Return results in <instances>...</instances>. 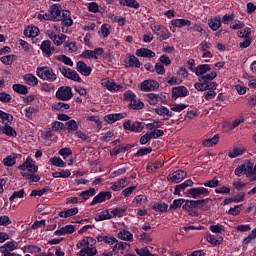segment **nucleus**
<instances>
[{"label":"nucleus","mask_w":256,"mask_h":256,"mask_svg":"<svg viewBox=\"0 0 256 256\" xmlns=\"http://www.w3.org/2000/svg\"><path fill=\"white\" fill-rule=\"evenodd\" d=\"M189 91L185 86H178L172 89V99H179V97H187Z\"/></svg>","instance_id":"obj_12"},{"label":"nucleus","mask_w":256,"mask_h":256,"mask_svg":"<svg viewBox=\"0 0 256 256\" xmlns=\"http://www.w3.org/2000/svg\"><path fill=\"white\" fill-rule=\"evenodd\" d=\"M124 129H127V131H132L134 133H141L143 129H145V126L139 121L131 122V120H128L124 122L123 124Z\"/></svg>","instance_id":"obj_6"},{"label":"nucleus","mask_w":256,"mask_h":256,"mask_svg":"<svg viewBox=\"0 0 256 256\" xmlns=\"http://www.w3.org/2000/svg\"><path fill=\"white\" fill-rule=\"evenodd\" d=\"M65 127H66L68 133H75V131H77V129H79V125L77 124V122L75 120H70V121L66 122Z\"/></svg>","instance_id":"obj_29"},{"label":"nucleus","mask_w":256,"mask_h":256,"mask_svg":"<svg viewBox=\"0 0 256 256\" xmlns=\"http://www.w3.org/2000/svg\"><path fill=\"white\" fill-rule=\"evenodd\" d=\"M150 135L151 139H159V137H163L165 135V132H163V130H154L152 132L148 133Z\"/></svg>","instance_id":"obj_52"},{"label":"nucleus","mask_w":256,"mask_h":256,"mask_svg":"<svg viewBox=\"0 0 256 256\" xmlns=\"http://www.w3.org/2000/svg\"><path fill=\"white\" fill-rule=\"evenodd\" d=\"M25 195V190L21 189L19 191H14L13 194L10 197V201H15V199H23Z\"/></svg>","instance_id":"obj_50"},{"label":"nucleus","mask_w":256,"mask_h":256,"mask_svg":"<svg viewBox=\"0 0 256 256\" xmlns=\"http://www.w3.org/2000/svg\"><path fill=\"white\" fill-rule=\"evenodd\" d=\"M195 89H197V91H208L209 90V84H206L204 82H197L194 84Z\"/></svg>","instance_id":"obj_54"},{"label":"nucleus","mask_w":256,"mask_h":256,"mask_svg":"<svg viewBox=\"0 0 256 256\" xmlns=\"http://www.w3.org/2000/svg\"><path fill=\"white\" fill-rule=\"evenodd\" d=\"M123 5L126 7H132L133 9H139V4L137 0H124Z\"/></svg>","instance_id":"obj_57"},{"label":"nucleus","mask_w":256,"mask_h":256,"mask_svg":"<svg viewBox=\"0 0 256 256\" xmlns=\"http://www.w3.org/2000/svg\"><path fill=\"white\" fill-rule=\"evenodd\" d=\"M171 24L174 26V27H185V26H188L191 25V21L189 20H186V19H174L171 21Z\"/></svg>","instance_id":"obj_26"},{"label":"nucleus","mask_w":256,"mask_h":256,"mask_svg":"<svg viewBox=\"0 0 256 256\" xmlns=\"http://www.w3.org/2000/svg\"><path fill=\"white\" fill-rule=\"evenodd\" d=\"M108 199H111V192L103 191L93 198L90 205H97V203H103V201H107Z\"/></svg>","instance_id":"obj_11"},{"label":"nucleus","mask_w":256,"mask_h":256,"mask_svg":"<svg viewBox=\"0 0 256 256\" xmlns=\"http://www.w3.org/2000/svg\"><path fill=\"white\" fill-rule=\"evenodd\" d=\"M56 97L60 101H69L73 97V91L71 90V87L69 86H62L58 88L56 92Z\"/></svg>","instance_id":"obj_5"},{"label":"nucleus","mask_w":256,"mask_h":256,"mask_svg":"<svg viewBox=\"0 0 256 256\" xmlns=\"http://www.w3.org/2000/svg\"><path fill=\"white\" fill-rule=\"evenodd\" d=\"M17 60V56L16 55H7V56H3L0 58V61L4 64V65H13V61Z\"/></svg>","instance_id":"obj_35"},{"label":"nucleus","mask_w":256,"mask_h":256,"mask_svg":"<svg viewBox=\"0 0 256 256\" xmlns=\"http://www.w3.org/2000/svg\"><path fill=\"white\" fill-rule=\"evenodd\" d=\"M11 219L7 215L0 216V225L3 227H7V225H11Z\"/></svg>","instance_id":"obj_62"},{"label":"nucleus","mask_w":256,"mask_h":256,"mask_svg":"<svg viewBox=\"0 0 256 256\" xmlns=\"http://www.w3.org/2000/svg\"><path fill=\"white\" fill-rule=\"evenodd\" d=\"M70 107L69 104L63 102H56L52 105V108L55 109V111H67Z\"/></svg>","instance_id":"obj_34"},{"label":"nucleus","mask_w":256,"mask_h":256,"mask_svg":"<svg viewBox=\"0 0 256 256\" xmlns=\"http://www.w3.org/2000/svg\"><path fill=\"white\" fill-rule=\"evenodd\" d=\"M182 209H184V211H189L190 215L199 216V213L195 212V209H197V202L196 200H184V204L182 206Z\"/></svg>","instance_id":"obj_7"},{"label":"nucleus","mask_w":256,"mask_h":256,"mask_svg":"<svg viewBox=\"0 0 256 256\" xmlns=\"http://www.w3.org/2000/svg\"><path fill=\"white\" fill-rule=\"evenodd\" d=\"M168 207H169V205H167L163 202H158L152 206V209H154V211H160V213H165V211H167Z\"/></svg>","instance_id":"obj_39"},{"label":"nucleus","mask_w":256,"mask_h":256,"mask_svg":"<svg viewBox=\"0 0 256 256\" xmlns=\"http://www.w3.org/2000/svg\"><path fill=\"white\" fill-rule=\"evenodd\" d=\"M57 60L61 61V63H64L65 65H69L70 67H73V61L71 60V58L67 57L66 55L57 56Z\"/></svg>","instance_id":"obj_48"},{"label":"nucleus","mask_w":256,"mask_h":256,"mask_svg":"<svg viewBox=\"0 0 256 256\" xmlns=\"http://www.w3.org/2000/svg\"><path fill=\"white\" fill-rule=\"evenodd\" d=\"M208 243L211 245H221L223 243V237H219L218 239L214 235L207 236Z\"/></svg>","instance_id":"obj_44"},{"label":"nucleus","mask_w":256,"mask_h":256,"mask_svg":"<svg viewBox=\"0 0 256 256\" xmlns=\"http://www.w3.org/2000/svg\"><path fill=\"white\" fill-rule=\"evenodd\" d=\"M155 113H157V115H167V117H173V113H171L165 106L155 108Z\"/></svg>","instance_id":"obj_40"},{"label":"nucleus","mask_w":256,"mask_h":256,"mask_svg":"<svg viewBox=\"0 0 256 256\" xmlns=\"http://www.w3.org/2000/svg\"><path fill=\"white\" fill-rule=\"evenodd\" d=\"M255 238H256V229H254V230L251 232V234H250L248 237H246V238L244 239L243 243H244L245 245H248V243H251V242L253 241V239H255Z\"/></svg>","instance_id":"obj_64"},{"label":"nucleus","mask_w":256,"mask_h":256,"mask_svg":"<svg viewBox=\"0 0 256 256\" xmlns=\"http://www.w3.org/2000/svg\"><path fill=\"white\" fill-rule=\"evenodd\" d=\"M18 169L22 171V177L31 179L30 183H38V181H41V176L35 175L37 171H39V167L35 166V161H33L31 157H27L26 161L18 166Z\"/></svg>","instance_id":"obj_1"},{"label":"nucleus","mask_w":256,"mask_h":256,"mask_svg":"<svg viewBox=\"0 0 256 256\" xmlns=\"http://www.w3.org/2000/svg\"><path fill=\"white\" fill-rule=\"evenodd\" d=\"M219 186V180L217 178H213L210 181H207L204 183V187H218Z\"/></svg>","instance_id":"obj_63"},{"label":"nucleus","mask_w":256,"mask_h":256,"mask_svg":"<svg viewBox=\"0 0 256 256\" xmlns=\"http://www.w3.org/2000/svg\"><path fill=\"white\" fill-rule=\"evenodd\" d=\"M145 97H146V101H148L150 105H157L158 103L157 94L150 93V94H146Z\"/></svg>","instance_id":"obj_47"},{"label":"nucleus","mask_w":256,"mask_h":256,"mask_svg":"<svg viewBox=\"0 0 256 256\" xmlns=\"http://www.w3.org/2000/svg\"><path fill=\"white\" fill-rule=\"evenodd\" d=\"M207 71H211V66H209L208 64H202V65H198L195 68L194 73H196L197 77H202V75H205Z\"/></svg>","instance_id":"obj_19"},{"label":"nucleus","mask_w":256,"mask_h":256,"mask_svg":"<svg viewBox=\"0 0 256 256\" xmlns=\"http://www.w3.org/2000/svg\"><path fill=\"white\" fill-rule=\"evenodd\" d=\"M118 239H122V241H133V234L123 230L118 233Z\"/></svg>","instance_id":"obj_33"},{"label":"nucleus","mask_w":256,"mask_h":256,"mask_svg":"<svg viewBox=\"0 0 256 256\" xmlns=\"http://www.w3.org/2000/svg\"><path fill=\"white\" fill-rule=\"evenodd\" d=\"M219 143V135L216 134L212 138L206 139L203 141L204 147H213L214 145H217Z\"/></svg>","instance_id":"obj_25"},{"label":"nucleus","mask_w":256,"mask_h":256,"mask_svg":"<svg viewBox=\"0 0 256 256\" xmlns=\"http://www.w3.org/2000/svg\"><path fill=\"white\" fill-rule=\"evenodd\" d=\"M24 35L25 37H37V35H39V28L28 26V28L24 30Z\"/></svg>","instance_id":"obj_22"},{"label":"nucleus","mask_w":256,"mask_h":256,"mask_svg":"<svg viewBox=\"0 0 256 256\" xmlns=\"http://www.w3.org/2000/svg\"><path fill=\"white\" fill-rule=\"evenodd\" d=\"M186 193L188 195H191V197L193 199H197V198L201 197V195H203L204 197H207V195H209V190H207L206 188H203V187L191 188V189L187 190Z\"/></svg>","instance_id":"obj_9"},{"label":"nucleus","mask_w":256,"mask_h":256,"mask_svg":"<svg viewBox=\"0 0 256 256\" xmlns=\"http://www.w3.org/2000/svg\"><path fill=\"white\" fill-rule=\"evenodd\" d=\"M136 55L138 57H150L153 58L155 57V52L147 49V48H140L136 50Z\"/></svg>","instance_id":"obj_20"},{"label":"nucleus","mask_w":256,"mask_h":256,"mask_svg":"<svg viewBox=\"0 0 256 256\" xmlns=\"http://www.w3.org/2000/svg\"><path fill=\"white\" fill-rule=\"evenodd\" d=\"M135 251H136L137 255H139V256H159L157 254H152L149 251L148 247L141 248V249L136 248Z\"/></svg>","instance_id":"obj_41"},{"label":"nucleus","mask_w":256,"mask_h":256,"mask_svg":"<svg viewBox=\"0 0 256 256\" xmlns=\"http://www.w3.org/2000/svg\"><path fill=\"white\" fill-rule=\"evenodd\" d=\"M78 256H95L97 255V248L92 246H86L82 248L78 253Z\"/></svg>","instance_id":"obj_15"},{"label":"nucleus","mask_w":256,"mask_h":256,"mask_svg":"<svg viewBox=\"0 0 256 256\" xmlns=\"http://www.w3.org/2000/svg\"><path fill=\"white\" fill-rule=\"evenodd\" d=\"M183 203H185V199L174 200L173 203L170 205V209H174V211H175V210L179 209V207H181V205H183Z\"/></svg>","instance_id":"obj_61"},{"label":"nucleus","mask_w":256,"mask_h":256,"mask_svg":"<svg viewBox=\"0 0 256 256\" xmlns=\"http://www.w3.org/2000/svg\"><path fill=\"white\" fill-rule=\"evenodd\" d=\"M95 195V188H90L89 190L82 191L80 193V197L84 199V201H87L89 197H93Z\"/></svg>","instance_id":"obj_45"},{"label":"nucleus","mask_w":256,"mask_h":256,"mask_svg":"<svg viewBox=\"0 0 256 256\" xmlns=\"http://www.w3.org/2000/svg\"><path fill=\"white\" fill-rule=\"evenodd\" d=\"M52 176L56 179L62 178L67 179V177H71V171L69 170H62L61 172H54Z\"/></svg>","instance_id":"obj_36"},{"label":"nucleus","mask_w":256,"mask_h":256,"mask_svg":"<svg viewBox=\"0 0 256 256\" xmlns=\"http://www.w3.org/2000/svg\"><path fill=\"white\" fill-rule=\"evenodd\" d=\"M76 69L78 73H81V75H84V77H89L91 75V67L87 66L85 62L79 61L77 62Z\"/></svg>","instance_id":"obj_13"},{"label":"nucleus","mask_w":256,"mask_h":256,"mask_svg":"<svg viewBox=\"0 0 256 256\" xmlns=\"http://www.w3.org/2000/svg\"><path fill=\"white\" fill-rule=\"evenodd\" d=\"M50 15L53 21H61V5L54 4L50 7Z\"/></svg>","instance_id":"obj_14"},{"label":"nucleus","mask_w":256,"mask_h":256,"mask_svg":"<svg viewBox=\"0 0 256 256\" xmlns=\"http://www.w3.org/2000/svg\"><path fill=\"white\" fill-rule=\"evenodd\" d=\"M24 80L26 81L27 85H32L33 87L39 83V80H37V77H35L33 74H26L24 76Z\"/></svg>","instance_id":"obj_31"},{"label":"nucleus","mask_w":256,"mask_h":256,"mask_svg":"<svg viewBox=\"0 0 256 256\" xmlns=\"http://www.w3.org/2000/svg\"><path fill=\"white\" fill-rule=\"evenodd\" d=\"M17 249V244L14 242H8L0 247V253H11Z\"/></svg>","instance_id":"obj_21"},{"label":"nucleus","mask_w":256,"mask_h":256,"mask_svg":"<svg viewBox=\"0 0 256 256\" xmlns=\"http://www.w3.org/2000/svg\"><path fill=\"white\" fill-rule=\"evenodd\" d=\"M36 113H39V109L35 107H28L25 109V116L28 119H33V115H35Z\"/></svg>","instance_id":"obj_46"},{"label":"nucleus","mask_w":256,"mask_h":256,"mask_svg":"<svg viewBox=\"0 0 256 256\" xmlns=\"http://www.w3.org/2000/svg\"><path fill=\"white\" fill-rule=\"evenodd\" d=\"M140 89L146 92L155 91V89H159V83L155 80L148 79L141 83Z\"/></svg>","instance_id":"obj_8"},{"label":"nucleus","mask_w":256,"mask_h":256,"mask_svg":"<svg viewBox=\"0 0 256 256\" xmlns=\"http://www.w3.org/2000/svg\"><path fill=\"white\" fill-rule=\"evenodd\" d=\"M37 75L40 79L48 81L49 83L57 81V74L53 71V68L50 67L37 68Z\"/></svg>","instance_id":"obj_2"},{"label":"nucleus","mask_w":256,"mask_h":256,"mask_svg":"<svg viewBox=\"0 0 256 256\" xmlns=\"http://www.w3.org/2000/svg\"><path fill=\"white\" fill-rule=\"evenodd\" d=\"M16 162H17V154L9 155L3 160V163L6 167H13V165H15Z\"/></svg>","instance_id":"obj_30"},{"label":"nucleus","mask_w":256,"mask_h":256,"mask_svg":"<svg viewBox=\"0 0 256 256\" xmlns=\"http://www.w3.org/2000/svg\"><path fill=\"white\" fill-rule=\"evenodd\" d=\"M79 213V208L74 207L65 211L59 212V217H72L73 215H77Z\"/></svg>","instance_id":"obj_23"},{"label":"nucleus","mask_w":256,"mask_h":256,"mask_svg":"<svg viewBox=\"0 0 256 256\" xmlns=\"http://www.w3.org/2000/svg\"><path fill=\"white\" fill-rule=\"evenodd\" d=\"M47 191H49V187H45L43 189L40 190H32L31 192V197H42V195H45V193H47Z\"/></svg>","instance_id":"obj_51"},{"label":"nucleus","mask_w":256,"mask_h":256,"mask_svg":"<svg viewBox=\"0 0 256 256\" xmlns=\"http://www.w3.org/2000/svg\"><path fill=\"white\" fill-rule=\"evenodd\" d=\"M156 35H159L158 40L165 41V39H169L171 37V34L169 30L162 28L161 31L156 32Z\"/></svg>","instance_id":"obj_37"},{"label":"nucleus","mask_w":256,"mask_h":256,"mask_svg":"<svg viewBox=\"0 0 256 256\" xmlns=\"http://www.w3.org/2000/svg\"><path fill=\"white\" fill-rule=\"evenodd\" d=\"M126 67H137V68H140L141 67V63H139V59L137 57L130 56L126 60Z\"/></svg>","instance_id":"obj_27"},{"label":"nucleus","mask_w":256,"mask_h":256,"mask_svg":"<svg viewBox=\"0 0 256 256\" xmlns=\"http://www.w3.org/2000/svg\"><path fill=\"white\" fill-rule=\"evenodd\" d=\"M58 70L60 73H62L63 77H66V79H70L71 81H77L78 83H81L83 80L81 77H79V74L75 70H71L62 64H58Z\"/></svg>","instance_id":"obj_4"},{"label":"nucleus","mask_w":256,"mask_h":256,"mask_svg":"<svg viewBox=\"0 0 256 256\" xmlns=\"http://www.w3.org/2000/svg\"><path fill=\"white\" fill-rule=\"evenodd\" d=\"M13 91H15L16 93H19L20 95H27L28 90H27V86L25 85H21V84H14L12 86Z\"/></svg>","instance_id":"obj_32"},{"label":"nucleus","mask_w":256,"mask_h":256,"mask_svg":"<svg viewBox=\"0 0 256 256\" xmlns=\"http://www.w3.org/2000/svg\"><path fill=\"white\" fill-rule=\"evenodd\" d=\"M207 203H209V198L196 200V208L201 209L202 211H209Z\"/></svg>","instance_id":"obj_28"},{"label":"nucleus","mask_w":256,"mask_h":256,"mask_svg":"<svg viewBox=\"0 0 256 256\" xmlns=\"http://www.w3.org/2000/svg\"><path fill=\"white\" fill-rule=\"evenodd\" d=\"M51 165H54V167H66L67 163L63 161V159L59 157H53L50 159Z\"/></svg>","instance_id":"obj_38"},{"label":"nucleus","mask_w":256,"mask_h":256,"mask_svg":"<svg viewBox=\"0 0 256 256\" xmlns=\"http://www.w3.org/2000/svg\"><path fill=\"white\" fill-rule=\"evenodd\" d=\"M210 231H212V233H223V231H225V226L221 224L211 225Z\"/></svg>","instance_id":"obj_53"},{"label":"nucleus","mask_w":256,"mask_h":256,"mask_svg":"<svg viewBox=\"0 0 256 256\" xmlns=\"http://www.w3.org/2000/svg\"><path fill=\"white\" fill-rule=\"evenodd\" d=\"M102 85L103 87H106L108 91H119V89H121L120 85H117V83L107 79L102 80Z\"/></svg>","instance_id":"obj_16"},{"label":"nucleus","mask_w":256,"mask_h":256,"mask_svg":"<svg viewBox=\"0 0 256 256\" xmlns=\"http://www.w3.org/2000/svg\"><path fill=\"white\" fill-rule=\"evenodd\" d=\"M217 77V72H211L210 74H203L202 76L198 77L200 82H204L206 85H209L213 79Z\"/></svg>","instance_id":"obj_18"},{"label":"nucleus","mask_w":256,"mask_h":256,"mask_svg":"<svg viewBox=\"0 0 256 256\" xmlns=\"http://www.w3.org/2000/svg\"><path fill=\"white\" fill-rule=\"evenodd\" d=\"M40 49L48 57L51 56V53H53V51H55L53 48H51V41L49 40L43 41L40 46Z\"/></svg>","instance_id":"obj_17"},{"label":"nucleus","mask_w":256,"mask_h":256,"mask_svg":"<svg viewBox=\"0 0 256 256\" xmlns=\"http://www.w3.org/2000/svg\"><path fill=\"white\" fill-rule=\"evenodd\" d=\"M112 215L109 214V210H106V214H100L95 217V221H106L107 219H112Z\"/></svg>","instance_id":"obj_58"},{"label":"nucleus","mask_w":256,"mask_h":256,"mask_svg":"<svg viewBox=\"0 0 256 256\" xmlns=\"http://www.w3.org/2000/svg\"><path fill=\"white\" fill-rule=\"evenodd\" d=\"M187 177V171L184 170H178L175 171L172 176H168L167 179L168 181H172L174 183H181L183 179Z\"/></svg>","instance_id":"obj_10"},{"label":"nucleus","mask_w":256,"mask_h":256,"mask_svg":"<svg viewBox=\"0 0 256 256\" xmlns=\"http://www.w3.org/2000/svg\"><path fill=\"white\" fill-rule=\"evenodd\" d=\"M243 153H245L244 149L241 148H233L229 153L228 156L231 159H235V157H239V155H243Z\"/></svg>","instance_id":"obj_43"},{"label":"nucleus","mask_w":256,"mask_h":256,"mask_svg":"<svg viewBox=\"0 0 256 256\" xmlns=\"http://www.w3.org/2000/svg\"><path fill=\"white\" fill-rule=\"evenodd\" d=\"M2 133H4V135H7L8 137H17V131H15L13 127L7 124L2 127Z\"/></svg>","instance_id":"obj_24"},{"label":"nucleus","mask_w":256,"mask_h":256,"mask_svg":"<svg viewBox=\"0 0 256 256\" xmlns=\"http://www.w3.org/2000/svg\"><path fill=\"white\" fill-rule=\"evenodd\" d=\"M238 37H242L243 39H246L247 37H251V28H245L244 30H240L237 32Z\"/></svg>","instance_id":"obj_60"},{"label":"nucleus","mask_w":256,"mask_h":256,"mask_svg":"<svg viewBox=\"0 0 256 256\" xmlns=\"http://www.w3.org/2000/svg\"><path fill=\"white\" fill-rule=\"evenodd\" d=\"M208 25L212 31H217L221 27V19H212L208 22Z\"/></svg>","instance_id":"obj_42"},{"label":"nucleus","mask_w":256,"mask_h":256,"mask_svg":"<svg viewBox=\"0 0 256 256\" xmlns=\"http://www.w3.org/2000/svg\"><path fill=\"white\" fill-rule=\"evenodd\" d=\"M189 107L185 104H175L171 107V111H174L175 113H181V111H184V109H187Z\"/></svg>","instance_id":"obj_56"},{"label":"nucleus","mask_w":256,"mask_h":256,"mask_svg":"<svg viewBox=\"0 0 256 256\" xmlns=\"http://www.w3.org/2000/svg\"><path fill=\"white\" fill-rule=\"evenodd\" d=\"M241 207H243V205H237L233 208H230L228 210V215H233V216L239 215V213H241Z\"/></svg>","instance_id":"obj_59"},{"label":"nucleus","mask_w":256,"mask_h":256,"mask_svg":"<svg viewBox=\"0 0 256 256\" xmlns=\"http://www.w3.org/2000/svg\"><path fill=\"white\" fill-rule=\"evenodd\" d=\"M151 151H153L151 147L139 149L135 154V157H143V155H149Z\"/></svg>","instance_id":"obj_55"},{"label":"nucleus","mask_w":256,"mask_h":256,"mask_svg":"<svg viewBox=\"0 0 256 256\" xmlns=\"http://www.w3.org/2000/svg\"><path fill=\"white\" fill-rule=\"evenodd\" d=\"M131 246L129 244H127V242H120L118 244H116L114 247H113V251H117V250H122V251H128V249L130 248Z\"/></svg>","instance_id":"obj_49"},{"label":"nucleus","mask_w":256,"mask_h":256,"mask_svg":"<svg viewBox=\"0 0 256 256\" xmlns=\"http://www.w3.org/2000/svg\"><path fill=\"white\" fill-rule=\"evenodd\" d=\"M124 99L125 101H130V109L139 110L145 107V104L140 100H137V96L131 90H128L124 93Z\"/></svg>","instance_id":"obj_3"}]
</instances>
